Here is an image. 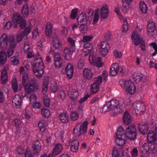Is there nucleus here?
<instances>
[{
  "instance_id": "27",
  "label": "nucleus",
  "mask_w": 157,
  "mask_h": 157,
  "mask_svg": "<svg viewBox=\"0 0 157 157\" xmlns=\"http://www.w3.org/2000/svg\"><path fill=\"white\" fill-rule=\"evenodd\" d=\"M123 121L124 124L128 125L132 121L131 117L128 112H125L123 118Z\"/></svg>"
},
{
  "instance_id": "37",
  "label": "nucleus",
  "mask_w": 157,
  "mask_h": 157,
  "mask_svg": "<svg viewBox=\"0 0 157 157\" xmlns=\"http://www.w3.org/2000/svg\"><path fill=\"white\" fill-rule=\"evenodd\" d=\"M140 10L142 13H145L147 12V7L146 4L144 2L140 3Z\"/></svg>"
},
{
  "instance_id": "20",
  "label": "nucleus",
  "mask_w": 157,
  "mask_h": 157,
  "mask_svg": "<svg viewBox=\"0 0 157 157\" xmlns=\"http://www.w3.org/2000/svg\"><path fill=\"white\" fill-rule=\"evenodd\" d=\"M115 138V143L118 145L122 146L125 144V140L126 138L125 135L116 136Z\"/></svg>"
},
{
  "instance_id": "32",
  "label": "nucleus",
  "mask_w": 157,
  "mask_h": 157,
  "mask_svg": "<svg viewBox=\"0 0 157 157\" xmlns=\"http://www.w3.org/2000/svg\"><path fill=\"white\" fill-rule=\"evenodd\" d=\"M7 78V72L5 71H2L1 73V79L2 83V84H6L8 81Z\"/></svg>"
},
{
  "instance_id": "17",
  "label": "nucleus",
  "mask_w": 157,
  "mask_h": 157,
  "mask_svg": "<svg viewBox=\"0 0 157 157\" xmlns=\"http://www.w3.org/2000/svg\"><path fill=\"white\" fill-rule=\"evenodd\" d=\"M1 47L3 49H6L8 46V37L5 34H3L0 38Z\"/></svg>"
},
{
  "instance_id": "4",
  "label": "nucleus",
  "mask_w": 157,
  "mask_h": 157,
  "mask_svg": "<svg viewBox=\"0 0 157 157\" xmlns=\"http://www.w3.org/2000/svg\"><path fill=\"white\" fill-rule=\"evenodd\" d=\"M88 124L86 121H84L83 123L79 122L77 124L73 129V133L75 137L85 135L87 132Z\"/></svg>"
},
{
  "instance_id": "39",
  "label": "nucleus",
  "mask_w": 157,
  "mask_h": 157,
  "mask_svg": "<svg viewBox=\"0 0 157 157\" xmlns=\"http://www.w3.org/2000/svg\"><path fill=\"white\" fill-rule=\"evenodd\" d=\"M58 86L55 82H53L51 84L50 90L51 91L54 93H56L58 90Z\"/></svg>"
},
{
  "instance_id": "64",
  "label": "nucleus",
  "mask_w": 157,
  "mask_h": 157,
  "mask_svg": "<svg viewBox=\"0 0 157 157\" xmlns=\"http://www.w3.org/2000/svg\"><path fill=\"white\" fill-rule=\"evenodd\" d=\"M109 50L108 49H101L100 51V54L103 56L105 57L106 56L109 52Z\"/></svg>"
},
{
  "instance_id": "57",
  "label": "nucleus",
  "mask_w": 157,
  "mask_h": 157,
  "mask_svg": "<svg viewBox=\"0 0 157 157\" xmlns=\"http://www.w3.org/2000/svg\"><path fill=\"white\" fill-rule=\"evenodd\" d=\"M31 29V28L30 27H26L22 32V35L24 36L28 35L30 32Z\"/></svg>"
},
{
  "instance_id": "34",
  "label": "nucleus",
  "mask_w": 157,
  "mask_h": 157,
  "mask_svg": "<svg viewBox=\"0 0 157 157\" xmlns=\"http://www.w3.org/2000/svg\"><path fill=\"white\" fill-rule=\"evenodd\" d=\"M52 27L50 23H48L45 30V35L48 36H51L52 33Z\"/></svg>"
},
{
  "instance_id": "1",
  "label": "nucleus",
  "mask_w": 157,
  "mask_h": 157,
  "mask_svg": "<svg viewBox=\"0 0 157 157\" xmlns=\"http://www.w3.org/2000/svg\"><path fill=\"white\" fill-rule=\"evenodd\" d=\"M22 83L24 86L25 91L28 94L34 92L39 89L40 86L36 78H32L29 81L27 74L23 75Z\"/></svg>"
},
{
  "instance_id": "6",
  "label": "nucleus",
  "mask_w": 157,
  "mask_h": 157,
  "mask_svg": "<svg viewBox=\"0 0 157 157\" xmlns=\"http://www.w3.org/2000/svg\"><path fill=\"white\" fill-rule=\"evenodd\" d=\"M132 112L136 115L143 113L145 111L144 104L140 101L134 103L132 105Z\"/></svg>"
},
{
  "instance_id": "53",
  "label": "nucleus",
  "mask_w": 157,
  "mask_h": 157,
  "mask_svg": "<svg viewBox=\"0 0 157 157\" xmlns=\"http://www.w3.org/2000/svg\"><path fill=\"white\" fill-rule=\"evenodd\" d=\"M54 63L55 67L56 68H60L62 66V60H54Z\"/></svg>"
},
{
  "instance_id": "45",
  "label": "nucleus",
  "mask_w": 157,
  "mask_h": 157,
  "mask_svg": "<svg viewBox=\"0 0 157 157\" xmlns=\"http://www.w3.org/2000/svg\"><path fill=\"white\" fill-rule=\"evenodd\" d=\"M79 96V93L78 90L76 89L73 90L71 92V97L73 99H75Z\"/></svg>"
},
{
  "instance_id": "40",
  "label": "nucleus",
  "mask_w": 157,
  "mask_h": 157,
  "mask_svg": "<svg viewBox=\"0 0 157 157\" xmlns=\"http://www.w3.org/2000/svg\"><path fill=\"white\" fill-rule=\"evenodd\" d=\"M28 6L27 4H25L22 10V14L24 16H26L29 14Z\"/></svg>"
},
{
  "instance_id": "23",
  "label": "nucleus",
  "mask_w": 157,
  "mask_h": 157,
  "mask_svg": "<svg viewBox=\"0 0 157 157\" xmlns=\"http://www.w3.org/2000/svg\"><path fill=\"white\" fill-rule=\"evenodd\" d=\"M85 13H81L77 18V20L79 25L87 24V19Z\"/></svg>"
},
{
  "instance_id": "33",
  "label": "nucleus",
  "mask_w": 157,
  "mask_h": 157,
  "mask_svg": "<svg viewBox=\"0 0 157 157\" xmlns=\"http://www.w3.org/2000/svg\"><path fill=\"white\" fill-rule=\"evenodd\" d=\"M6 56L5 52H0V65H3L6 61Z\"/></svg>"
},
{
  "instance_id": "25",
  "label": "nucleus",
  "mask_w": 157,
  "mask_h": 157,
  "mask_svg": "<svg viewBox=\"0 0 157 157\" xmlns=\"http://www.w3.org/2000/svg\"><path fill=\"white\" fill-rule=\"evenodd\" d=\"M11 62L12 65H17L20 63V57L18 52H16L15 55L13 56L11 58Z\"/></svg>"
},
{
  "instance_id": "58",
  "label": "nucleus",
  "mask_w": 157,
  "mask_h": 157,
  "mask_svg": "<svg viewBox=\"0 0 157 157\" xmlns=\"http://www.w3.org/2000/svg\"><path fill=\"white\" fill-rule=\"evenodd\" d=\"M77 11L76 9H74L71 11V17L72 19H74L75 18L77 15Z\"/></svg>"
},
{
  "instance_id": "52",
  "label": "nucleus",
  "mask_w": 157,
  "mask_h": 157,
  "mask_svg": "<svg viewBox=\"0 0 157 157\" xmlns=\"http://www.w3.org/2000/svg\"><path fill=\"white\" fill-rule=\"evenodd\" d=\"M43 102L44 105L47 107L48 108L50 105L49 98L47 97H44V98Z\"/></svg>"
},
{
  "instance_id": "48",
  "label": "nucleus",
  "mask_w": 157,
  "mask_h": 157,
  "mask_svg": "<svg viewBox=\"0 0 157 157\" xmlns=\"http://www.w3.org/2000/svg\"><path fill=\"white\" fill-rule=\"evenodd\" d=\"M90 62L91 64L94 65V66L98 68V57L97 58L93 57Z\"/></svg>"
},
{
  "instance_id": "41",
  "label": "nucleus",
  "mask_w": 157,
  "mask_h": 157,
  "mask_svg": "<svg viewBox=\"0 0 157 157\" xmlns=\"http://www.w3.org/2000/svg\"><path fill=\"white\" fill-rule=\"evenodd\" d=\"M68 42L69 44V46L71 48L75 49V40H73L72 38L68 37Z\"/></svg>"
},
{
  "instance_id": "43",
  "label": "nucleus",
  "mask_w": 157,
  "mask_h": 157,
  "mask_svg": "<svg viewBox=\"0 0 157 157\" xmlns=\"http://www.w3.org/2000/svg\"><path fill=\"white\" fill-rule=\"evenodd\" d=\"M98 21V9L95 11L93 16V24H96Z\"/></svg>"
},
{
  "instance_id": "8",
  "label": "nucleus",
  "mask_w": 157,
  "mask_h": 157,
  "mask_svg": "<svg viewBox=\"0 0 157 157\" xmlns=\"http://www.w3.org/2000/svg\"><path fill=\"white\" fill-rule=\"evenodd\" d=\"M147 32L150 36L155 38L157 34V29L155 24L152 20L148 21L147 27Z\"/></svg>"
},
{
  "instance_id": "36",
  "label": "nucleus",
  "mask_w": 157,
  "mask_h": 157,
  "mask_svg": "<svg viewBox=\"0 0 157 157\" xmlns=\"http://www.w3.org/2000/svg\"><path fill=\"white\" fill-rule=\"evenodd\" d=\"M150 150V145L147 143H144L140 148V150L142 153H146L149 151Z\"/></svg>"
},
{
  "instance_id": "56",
  "label": "nucleus",
  "mask_w": 157,
  "mask_h": 157,
  "mask_svg": "<svg viewBox=\"0 0 157 157\" xmlns=\"http://www.w3.org/2000/svg\"><path fill=\"white\" fill-rule=\"evenodd\" d=\"M12 86L14 92H16L18 89V85L16 80L13 81L12 82Z\"/></svg>"
},
{
  "instance_id": "59",
  "label": "nucleus",
  "mask_w": 157,
  "mask_h": 157,
  "mask_svg": "<svg viewBox=\"0 0 157 157\" xmlns=\"http://www.w3.org/2000/svg\"><path fill=\"white\" fill-rule=\"evenodd\" d=\"M131 154L132 157L137 156L138 155V151L137 147L134 148L131 151Z\"/></svg>"
},
{
  "instance_id": "3",
  "label": "nucleus",
  "mask_w": 157,
  "mask_h": 157,
  "mask_svg": "<svg viewBox=\"0 0 157 157\" xmlns=\"http://www.w3.org/2000/svg\"><path fill=\"white\" fill-rule=\"evenodd\" d=\"M111 110H114L115 113L116 114L121 113L122 112V108L118 100L112 99L108 101L103 108L102 112L105 113Z\"/></svg>"
},
{
  "instance_id": "60",
  "label": "nucleus",
  "mask_w": 157,
  "mask_h": 157,
  "mask_svg": "<svg viewBox=\"0 0 157 157\" xmlns=\"http://www.w3.org/2000/svg\"><path fill=\"white\" fill-rule=\"evenodd\" d=\"M46 81V82H45V81H44V82L43 85V88L42 90L43 93L45 94L47 91L48 86V82L47 81Z\"/></svg>"
},
{
  "instance_id": "10",
  "label": "nucleus",
  "mask_w": 157,
  "mask_h": 157,
  "mask_svg": "<svg viewBox=\"0 0 157 157\" xmlns=\"http://www.w3.org/2000/svg\"><path fill=\"white\" fill-rule=\"evenodd\" d=\"M13 20L14 22L19 23V26L21 29L24 28L26 25V23L25 19L18 14L13 15Z\"/></svg>"
},
{
  "instance_id": "7",
  "label": "nucleus",
  "mask_w": 157,
  "mask_h": 157,
  "mask_svg": "<svg viewBox=\"0 0 157 157\" xmlns=\"http://www.w3.org/2000/svg\"><path fill=\"white\" fill-rule=\"evenodd\" d=\"M126 137L130 140H134L136 136V129L134 125H131L128 126L125 132Z\"/></svg>"
},
{
  "instance_id": "9",
  "label": "nucleus",
  "mask_w": 157,
  "mask_h": 157,
  "mask_svg": "<svg viewBox=\"0 0 157 157\" xmlns=\"http://www.w3.org/2000/svg\"><path fill=\"white\" fill-rule=\"evenodd\" d=\"M124 87L126 91L130 94H134L136 90V87L131 80L125 81L124 83Z\"/></svg>"
},
{
  "instance_id": "28",
  "label": "nucleus",
  "mask_w": 157,
  "mask_h": 157,
  "mask_svg": "<svg viewBox=\"0 0 157 157\" xmlns=\"http://www.w3.org/2000/svg\"><path fill=\"white\" fill-rule=\"evenodd\" d=\"M98 77H97L96 81L91 85V91L93 94H95L98 91Z\"/></svg>"
},
{
  "instance_id": "12",
  "label": "nucleus",
  "mask_w": 157,
  "mask_h": 157,
  "mask_svg": "<svg viewBox=\"0 0 157 157\" xmlns=\"http://www.w3.org/2000/svg\"><path fill=\"white\" fill-rule=\"evenodd\" d=\"M53 45L56 50H61L62 49V43L59 38L56 35L54 36L52 38Z\"/></svg>"
},
{
  "instance_id": "2",
  "label": "nucleus",
  "mask_w": 157,
  "mask_h": 157,
  "mask_svg": "<svg viewBox=\"0 0 157 157\" xmlns=\"http://www.w3.org/2000/svg\"><path fill=\"white\" fill-rule=\"evenodd\" d=\"M33 70L34 75L39 78H40L44 73V67L42 57L37 53L35 59L32 63Z\"/></svg>"
},
{
  "instance_id": "49",
  "label": "nucleus",
  "mask_w": 157,
  "mask_h": 157,
  "mask_svg": "<svg viewBox=\"0 0 157 157\" xmlns=\"http://www.w3.org/2000/svg\"><path fill=\"white\" fill-rule=\"evenodd\" d=\"M124 132V129L122 126H120L117 129V132L116 134V136H121L125 135Z\"/></svg>"
},
{
  "instance_id": "47",
  "label": "nucleus",
  "mask_w": 157,
  "mask_h": 157,
  "mask_svg": "<svg viewBox=\"0 0 157 157\" xmlns=\"http://www.w3.org/2000/svg\"><path fill=\"white\" fill-rule=\"evenodd\" d=\"M38 126L40 130L42 132H44L46 128V124L43 121L40 122L38 124Z\"/></svg>"
},
{
  "instance_id": "38",
  "label": "nucleus",
  "mask_w": 157,
  "mask_h": 157,
  "mask_svg": "<svg viewBox=\"0 0 157 157\" xmlns=\"http://www.w3.org/2000/svg\"><path fill=\"white\" fill-rule=\"evenodd\" d=\"M41 113L43 117L46 118H48L50 115L49 110L45 108L41 110Z\"/></svg>"
},
{
  "instance_id": "15",
  "label": "nucleus",
  "mask_w": 157,
  "mask_h": 157,
  "mask_svg": "<svg viewBox=\"0 0 157 157\" xmlns=\"http://www.w3.org/2000/svg\"><path fill=\"white\" fill-rule=\"evenodd\" d=\"M138 128L139 131L143 135L146 134L148 131V126L147 123L140 122L138 124Z\"/></svg>"
},
{
  "instance_id": "61",
  "label": "nucleus",
  "mask_w": 157,
  "mask_h": 157,
  "mask_svg": "<svg viewBox=\"0 0 157 157\" xmlns=\"http://www.w3.org/2000/svg\"><path fill=\"white\" fill-rule=\"evenodd\" d=\"M124 24L123 26V29L122 31L123 32H126L128 29V27L127 21L124 19Z\"/></svg>"
},
{
  "instance_id": "13",
  "label": "nucleus",
  "mask_w": 157,
  "mask_h": 157,
  "mask_svg": "<svg viewBox=\"0 0 157 157\" xmlns=\"http://www.w3.org/2000/svg\"><path fill=\"white\" fill-rule=\"evenodd\" d=\"M41 148V144L39 141L36 140L34 141L32 146L33 153L35 155H38Z\"/></svg>"
},
{
  "instance_id": "62",
  "label": "nucleus",
  "mask_w": 157,
  "mask_h": 157,
  "mask_svg": "<svg viewBox=\"0 0 157 157\" xmlns=\"http://www.w3.org/2000/svg\"><path fill=\"white\" fill-rule=\"evenodd\" d=\"M14 52V49L13 48H9L7 51L6 56L10 58L13 54Z\"/></svg>"
},
{
  "instance_id": "26",
  "label": "nucleus",
  "mask_w": 157,
  "mask_h": 157,
  "mask_svg": "<svg viewBox=\"0 0 157 157\" xmlns=\"http://www.w3.org/2000/svg\"><path fill=\"white\" fill-rule=\"evenodd\" d=\"M70 148L74 152H76L78 149L79 142L77 140H72L71 143Z\"/></svg>"
},
{
  "instance_id": "29",
  "label": "nucleus",
  "mask_w": 157,
  "mask_h": 157,
  "mask_svg": "<svg viewBox=\"0 0 157 157\" xmlns=\"http://www.w3.org/2000/svg\"><path fill=\"white\" fill-rule=\"evenodd\" d=\"M22 101L21 96L19 94L15 95L13 98L12 102L16 105H20Z\"/></svg>"
},
{
  "instance_id": "50",
  "label": "nucleus",
  "mask_w": 157,
  "mask_h": 157,
  "mask_svg": "<svg viewBox=\"0 0 157 157\" xmlns=\"http://www.w3.org/2000/svg\"><path fill=\"white\" fill-rule=\"evenodd\" d=\"M93 38V36H85L83 37L82 41L84 43H86L90 41Z\"/></svg>"
},
{
  "instance_id": "30",
  "label": "nucleus",
  "mask_w": 157,
  "mask_h": 157,
  "mask_svg": "<svg viewBox=\"0 0 157 157\" xmlns=\"http://www.w3.org/2000/svg\"><path fill=\"white\" fill-rule=\"evenodd\" d=\"M133 77L135 81L136 82H139L143 79L144 75L140 73L136 72L133 74Z\"/></svg>"
},
{
  "instance_id": "51",
  "label": "nucleus",
  "mask_w": 157,
  "mask_h": 157,
  "mask_svg": "<svg viewBox=\"0 0 157 157\" xmlns=\"http://www.w3.org/2000/svg\"><path fill=\"white\" fill-rule=\"evenodd\" d=\"M132 0H122L123 6L125 8H128L129 5Z\"/></svg>"
},
{
  "instance_id": "31",
  "label": "nucleus",
  "mask_w": 157,
  "mask_h": 157,
  "mask_svg": "<svg viewBox=\"0 0 157 157\" xmlns=\"http://www.w3.org/2000/svg\"><path fill=\"white\" fill-rule=\"evenodd\" d=\"M92 49V44L90 43H87L84 45L82 51L85 53H90Z\"/></svg>"
},
{
  "instance_id": "16",
  "label": "nucleus",
  "mask_w": 157,
  "mask_h": 157,
  "mask_svg": "<svg viewBox=\"0 0 157 157\" xmlns=\"http://www.w3.org/2000/svg\"><path fill=\"white\" fill-rule=\"evenodd\" d=\"M74 72L73 65L71 63H68L65 68V73L67 77L69 78H72Z\"/></svg>"
},
{
  "instance_id": "63",
  "label": "nucleus",
  "mask_w": 157,
  "mask_h": 157,
  "mask_svg": "<svg viewBox=\"0 0 157 157\" xmlns=\"http://www.w3.org/2000/svg\"><path fill=\"white\" fill-rule=\"evenodd\" d=\"M25 149L23 147H19L17 149V152L19 155H22L24 153H25Z\"/></svg>"
},
{
  "instance_id": "5",
  "label": "nucleus",
  "mask_w": 157,
  "mask_h": 157,
  "mask_svg": "<svg viewBox=\"0 0 157 157\" xmlns=\"http://www.w3.org/2000/svg\"><path fill=\"white\" fill-rule=\"evenodd\" d=\"M131 38L135 46H138L140 44L141 48L142 51L145 50V45L144 42L141 39L140 34L137 33L136 31H134L131 36Z\"/></svg>"
},
{
  "instance_id": "21",
  "label": "nucleus",
  "mask_w": 157,
  "mask_h": 157,
  "mask_svg": "<svg viewBox=\"0 0 157 157\" xmlns=\"http://www.w3.org/2000/svg\"><path fill=\"white\" fill-rule=\"evenodd\" d=\"M83 75L85 79H90L93 77V73L90 68H86L83 70Z\"/></svg>"
},
{
  "instance_id": "22",
  "label": "nucleus",
  "mask_w": 157,
  "mask_h": 157,
  "mask_svg": "<svg viewBox=\"0 0 157 157\" xmlns=\"http://www.w3.org/2000/svg\"><path fill=\"white\" fill-rule=\"evenodd\" d=\"M63 148V146L61 144L59 143L57 144L53 148L52 156L55 157L57 155L61 152Z\"/></svg>"
},
{
  "instance_id": "11",
  "label": "nucleus",
  "mask_w": 157,
  "mask_h": 157,
  "mask_svg": "<svg viewBox=\"0 0 157 157\" xmlns=\"http://www.w3.org/2000/svg\"><path fill=\"white\" fill-rule=\"evenodd\" d=\"M154 129V131H150L149 132L147 137V141L149 143H154L157 144V134L155 132Z\"/></svg>"
},
{
  "instance_id": "46",
  "label": "nucleus",
  "mask_w": 157,
  "mask_h": 157,
  "mask_svg": "<svg viewBox=\"0 0 157 157\" xmlns=\"http://www.w3.org/2000/svg\"><path fill=\"white\" fill-rule=\"evenodd\" d=\"M80 25V31L84 34L86 33L88 29L86 24Z\"/></svg>"
},
{
  "instance_id": "55",
  "label": "nucleus",
  "mask_w": 157,
  "mask_h": 157,
  "mask_svg": "<svg viewBox=\"0 0 157 157\" xmlns=\"http://www.w3.org/2000/svg\"><path fill=\"white\" fill-rule=\"evenodd\" d=\"M112 36L111 33L109 31L106 32L104 35V38L106 41H109Z\"/></svg>"
},
{
  "instance_id": "42",
  "label": "nucleus",
  "mask_w": 157,
  "mask_h": 157,
  "mask_svg": "<svg viewBox=\"0 0 157 157\" xmlns=\"http://www.w3.org/2000/svg\"><path fill=\"white\" fill-rule=\"evenodd\" d=\"M70 117L72 120L75 121L79 118V116L77 112L74 111L71 113Z\"/></svg>"
},
{
  "instance_id": "24",
  "label": "nucleus",
  "mask_w": 157,
  "mask_h": 157,
  "mask_svg": "<svg viewBox=\"0 0 157 157\" xmlns=\"http://www.w3.org/2000/svg\"><path fill=\"white\" fill-rule=\"evenodd\" d=\"M59 118L63 123H67L69 121L68 114L67 112L61 113L59 116Z\"/></svg>"
},
{
  "instance_id": "14",
  "label": "nucleus",
  "mask_w": 157,
  "mask_h": 157,
  "mask_svg": "<svg viewBox=\"0 0 157 157\" xmlns=\"http://www.w3.org/2000/svg\"><path fill=\"white\" fill-rule=\"evenodd\" d=\"M109 13V7L105 4L102 7L100 11V15L102 19H105L107 18Z\"/></svg>"
},
{
  "instance_id": "18",
  "label": "nucleus",
  "mask_w": 157,
  "mask_h": 157,
  "mask_svg": "<svg viewBox=\"0 0 157 157\" xmlns=\"http://www.w3.org/2000/svg\"><path fill=\"white\" fill-rule=\"evenodd\" d=\"M119 65L117 63L112 64L110 68V74L112 76H115L118 72Z\"/></svg>"
},
{
  "instance_id": "54",
  "label": "nucleus",
  "mask_w": 157,
  "mask_h": 157,
  "mask_svg": "<svg viewBox=\"0 0 157 157\" xmlns=\"http://www.w3.org/2000/svg\"><path fill=\"white\" fill-rule=\"evenodd\" d=\"M119 152L118 149L115 147H114L112 152V157H119Z\"/></svg>"
},
{
  "instance_id": "35",
  "label": "nucleus",
  "mask_w": 157,
  "mask_h": 157,
  "mask_svg": "<svg viewBox=\"0 0 157 157\" xmlns=\"http://www.w3.org/2000/svg\"><path fill=\"white\" fill-rule=\"evenodd\" d=\"M108 75V72L105 71H104L102 75V77L101 76H99V85L102 82V78L104 82L107 81Z\"/></svg>"
},
{
  "instance_id": "19",
  "label": "nucleus",
  "mask_w": 157,
  "mask_h": 157,
  "mask_svg": "<svg viewBox=\"0 0 157 157\" xmlns=\"http://www.w3.org/2000/svg\"><path fill=\"white\" fill-rule=\"evenodd\" d=\"M75 51V49L71 48L69 47H66L64 50L63 54V56L65 59H67L68 57L70 58Z\"/></svg>"
},
{
  "instance_id": "44",
  "label": "nucleus",
  "mask_w": 157,
  "mask_h": 157,
  "mask_svg": "<svg viewBox=\"0 0 157 157\" xmlns=\"http://www.w3.org/2000/svg\"><path fill=\"white\" fill-rule=\"evenodd\" d=\"M100 47L101 49H109L110 46L107 42L103 41L101 42L100 45Z\"/></svg>"
}]
</instances>
